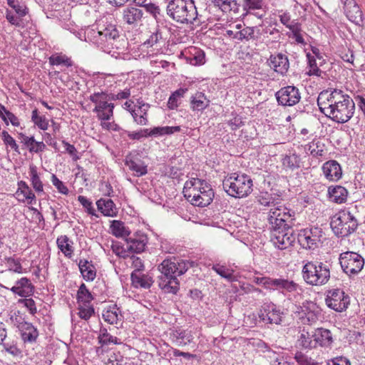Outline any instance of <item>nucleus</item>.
Masks as SVG:
<instances>
[{
	"label": "nucleus",
	"mask_w": 365,
	"mask_h": 365,
	"mask_svg": "<svg viewBox=\"0 0 365 365\" xmlns=\"http://www.w3.org/2000/svg\"><path fill=\"white\" fill-rule=\"evenodd\" d=\"M269 223L270 225L269 229L272 232H284L286 229H289L290 227H287V220L284 218H277V215L276 214H273L272 215H269L268 217Z\"/></svg>",
	"instance_id": "obj_35"
},
{
	"label": "nucleus",
	"mask_w": 365,
	"mask_h": 365,
	"mask_svg": "<svg viewBox=\"0 0 365 365\" xmlns=\"http://www.w3.org/2000/svg\"><path fill=\"white\" fill-rule=\"evenodd\" d=\"M99 336H98V341L99 343L103 346V345H108L110 344H118L120 342L118 341V339L117 337L113 336L110 335L107 329L105 327H101L100 331H99Z\"/></svg>",
	"instance_id": "obj_44"
},
{
	"label": "nucleus",
	"mask_w": 365,
	"mask_h": 365,
	"mask_svg": "<svg viewBox=\"0 0 365 365\" xmlns=\"http://www.w3.org/2000/svg\"><path fill=\"white\" fill-rule=\"evenodd\" d=\"M11 291L21 297L32 295L34 292V286L26 277H22L16 282V285L11 288Z\"/></svg>",
	"instance_id": "obj_22"
},
{
	"label": "nucleus",
	"mask_w": 365,
	"mask_h": 365,
	"mask_svg": "<svg viewBox=\"0 0 365 365\" xmlns=\"http://www.w3.org/2000/svg\"><path fill=\"white\" fill-rule=\"evenodd\" d=\"M76 299L78 304H91L94 297L91 292L87 289L86 284L82 283L77 292Z\"/></svg>",
	"instance_id": "obj_40"
},
{
	"label": "nucleus",
	"mask_w": 365,
	"mask_h": 365,
	"mask_svg": "<svg viewBox=\"0 0 365 365\" xmlns=\"http://www.w3.org/2000/svg\"><path fill=\"white\" fill-rule=\"evenodd\" d=\"M132 284L135 287H142L148 289L153 284V280L147 274H141L133 272L130 275Z\"/></svg>",
	"instance_id": "obj_32"
},
{
	"label": "nucleus",
	"mask_w": 365,
	"mask_h": 365,
	"mask_svg": "<svg viewBox=\"0 0 365 365\" xmlns=\"http://www.w3.org/2000/svg\"><path fill=\"white\" fill-rule=\"evenodd\" d=\"M222 187L229 195L235 198H242L252 192L253 182L246 174L232 173L225 178Z\"/></svg>",
	"instance_id": "obj_6"
},
{
	"label": "nucleus",
	"mask_w": 365,
	"mask_h": 365,
	"mask_svg": "<svg viewBox=\"0 0 365 365\" xmlns=\"http://www.w3.org/2000/svg\"><path fill=\"white\" fill-rule=\"evenodd\" d=\"M323 235L322 230L317 227L303 230L298 235V242L305 249L314 250L321 242Z\"/></svg>",
	"instance_id": "obj_12"
},
{
	"label": "nucleus",
	"mask_w": 365,
	"mask_h": 365,
	"mask_svg": "<svg viewBox=\"0 0 365 365\" xmlns=\"http://www.w3.org/2000/svg\"><path fill=\"white\" fill-rule=\"evenodd\" d=\"M276 214L277 218H284L287 220V227H292L294 225V221L295 220V212L284 207L277 206L270 209L269 215Z\"/></svg>",
	"instance_id": "obj_24"
},
{
	"label": "nucleus",
	"mask_w": 365,
	"mask_h": 365,
	"mask_svg": "<svg viewBox=\"0 0 365 365\" xmlns=\"http://www.w3.org/2000/svg\"><path fill=\"white\" fill-rule=\"evenodd\" d=\"M56 243L59 250L68 258H71L73 253L72 247L73 242L70 241L66 235H61L57 238Z\"/></svg>",
	"instance_id": "obj_37"
},
{
	"label": "nucleus",
	"mask_w": 365,
	"mask_h": 365,
	"mask_svg": "<svg viewBox=\"0 0 365 365\" xmlns=\"http://www.w3.org/2000/svg\"><path fill=\"white\" fill-rule=\"evenodd\" d=\"M283 312L274 304H264L260 310L259 317L265 323L280 324Z\"/></svg>",
	"instance_id": "obj_14"
},
{
	"label": "nucleus",
	"mask_w": 365,
	"mask_h": 365,
	"mask_svg": "<svg viewBox=\"0 0 365 365\" xmlns=\"http://www.w3.org/2000/svg\"><path fill=\"white\" fill-rule=\"evenodd\" d=\"M254 29L252 27H246L239 31L235 32L234 38L239 41L250 40L254 38Z\"/></svg>",
	"instance_id": "obj_51"
},
{
	"label": "nucleus",
	"mask_w": 365,
	"mask_h": 365,
	"mask_svg": "<svg viewBox=\"0 0 365 365\" xmlns=\"http://www.w3.org/2000/svg\"><path fill=\"white\" fill-rule=\"evenodd\" d=\"M19 194L23 195L22 199L19 198V201L24 202L27 200L28 203L31 205L36 203V196L30 187L26 190H23Z\"/></svg>",
	"instance_id": "obj_60"
},
{
	"label": "nucleus",
	"mask_w": 365,
	"mask_h": 365,
	"mask_svg": "<svg viewBox=\"0 0 365 365\" xmlns=\"http://www.w3.org/2000/svg\"><path fill=\"white\" fill-rule=\"evenodd\" d=\"M212 3L223 11L237 9V4L235 0H212Z\"/></svg>",
	"instance_id": "obj_48"
},
{
	"label": "nucleus",
	"mask_w": 365,
	"mask_h": 365,
	"mask_svg": "<svg viewBox=\"0 0 365 365\" xmlns=\"http://www.w3.org/2000/svg\"><path fill=\"white\" fill-rule=\"evenodd\" d=\"M294 359L299 365H321L320 363L306 356L301 351H297L295 354Z\"/></svg>",
	"instance_id": "obj_53"
},
{
	"label": "nucleus",
	"mask_w": 365,
	"mask_h": 365,
	"mask_svg": "<svg viewBox=\"0 0 365 365\" xmlns=\"http://www.w3.org/2000/svg\"><path fill=\"white\" fill-rule=\"evenodd\" d=\"M272 235V241L279 250H285L292 246L296 240V237L293 234L292 228L286 229L284 232H277Z\"/></svg>",
	"instance_id": "obj_18"
},
{
	"label": "nucleus",
	"mask_w": 365,
	"mask_h": 365,
	"mask_svg": "<svg viewBox=\"0 0 365 365\" xmlns=\"http://www.w3.org/2000/svg\"><path fill=\"white\" fill-rule=\"evenodd\" d=\"M18 138L21 143L31 153H39L46 148V144L43 141H36L34 136H27L23 133H18Z\"/></svg>",
	"instance_id": "obj_20"
},
{
	"label": "nucleus",
	"mask_w": 365,
	"mask_h": 365,
	"mask_svg": "<svg viewBox=\"0 0 365 365\" xmlns=\"http://www.w3.org/2000/svg\"><path fill=\"white\" fill-rule=\"evenodd\" d=\"M31 120L41 130H46L48 129V120L44 115H39L38 111L36 108L32 111Z\"/></svg>",
	"instance_id": "obj_46"
},
{
	"label": "nucleus",
	"mask_w": 365,
	"mask_h": 365,
	"mask_svg": "<svg viewBox=\"0 0 365 365\" xmlns=\"http://www.w3.org/2000/svg\"><path fill=\"white\" fill-rule=\"evenodd\" d=\"M300 319L303 324H312L317 322V317L313 312H302Z\"/></svg>",
	"instance_id": "obj_61"
},
{
	"label": "nucleus",
	"mask_w": 365,
	"mask_h": 365,
	"mask_svg": "<svg viewBox=\"0 0 365 365\" xmlns=\"http://www.w3.org/2000/svg\"><path fill=\"white\" fill-rule=\"evenodd\" d=\"M172 336L173 340L178 346H185L190 344L193 339L191 331L181 329L174 331Z\"/></svg>",
	"instance_id": "obj_33"
},
{
	"label": "nucleus",
	"mask_w": 365,
	"mask_h": 365,
	"mask_svg": "<svg viewBox=\"0 0 365 365\" xmlns=\"http://www.w3.org/2000/svg\"><path fill=\"white\" fill-rule=\"evenodd\" d=\"M78 267L83 278L86 281H93L96 277V269L91 261L80 259Z\"/></svg>",
	"instance_id": "obj_28"
},
{
	"label": "nucleus",
	"mask_w": 365,
	"mask_h": 365,
	"mask_svg": "<svg viewBox=\"0 0 365 365\" xmlns=\"http://www.w3.org/2000/svg\"><path fill=\"white\" fill-rule=\"evenodd\" d=\"M282 165L284 168L293 170L299 167V158L296 154L287 155L282 159Z\"/></svg>",
	"instance_id": "obj_49"
},
{
	"label": "nucleus",
	"mask_w": 365,
	"mask_h": 365,
	"mask_svg": "<svg viewBox=\"0 0 365 365\" xmlns=\"http://www.w3.org/2000/svg\"><path fill=\"white\" fill-rule=\"evenodd\" d=\"M29 175L31 176V182L34 189L37 192H43V186L37 172V168L34 165L29 167Z\"/></svg>",
	"instance_id": "obj_41"
},
{
	"label": "nucleus",
	"mask_w": 365,
	"mask_h": 365,
	"mask_svg": "<svg viewBox=\"0 0 365 365\" xmlns=\"http://www.w3.org/2000/svg\"><path fill=\"white\" fill-rule=\"evenodd\" d=\"M358 221L349 210H341L331 218L330 226L334 234L340 237H347L358 227Z\"/></svg>",
	"instance_id": "obj_8"
},
{
	"label": "nucleus",
	"mask_w": 365,
	"mask_h": 365,
	"mask_svg": "<svg viewBox=\"0 0 365 365\" xmlns=\"http://www.w3.org/2000/svg\"><path fill=\"white\" fill-rule=\"evenodd\" d=\"M17 328L24 343L33 344L36 341L39 335L38 331L31 323L24 320L19 322Z\"/></svg>",
	"instance_id": "obj_19"
},
{
	"label": "nucleus",
	"mask_w": 365,
	"mask_h": 365,
	"mask_svg": "<svg viewBox=\"0 0 365 365\" xmlns=\"http://www.w3.org/2000/svg\"><path fill=\"white\" fill-rule=\"evenodd\" d=\"M297 346L304 349L317 347L314 331H308L303 329L297 339Z\"/></svg>",
	"instance_id": "obj_27"
},
{
	"label": "nucleus",
	"mask_w": 365,
	"mask_h": 365,
	"mask_svg": "<svg viewBox=\"0 0 365 365\" xmlns=\"http://www.w3.org/2000/svg\"><path fill=\"white\" fill-rule=\"evenodd\" d=\"M259 203L262 205L271 207L275 206V200L268 192H262L257 197Z\"/></svg>",
	"instance_id": "obj_57"
},
{
	"label": "nucleus",
	"mask_w": 365,
	"mask_h": 365,
	"mask_svg": "<svg viewBox=\"0 0 365 365\" xmlns=\"http://www.w3.org/2000/svg\"><path fill=\"white\" fill-rule=\"evenodd\" d=\"M264 6L262 0H243L242 8L246 14L251 10L262 9Z\"/></svg>",
	"instance_id": "obj_50"
},
{
	"label": "nucleus",
	"mask_w": 365,
	"mask_h": 365,
	"mask_svg": "<svg viewBox=\"0 0 365 365\" xmlns=\"http://www.w3.org/2000/svg\"><path fill=\"white\" fill-rule=\"evenodd\" d=\"M322 171L325 178L329 181H337L341 178V165L336 160H329L322 165Z\"/></svg>",
	"instance_id": "obj_21"
},
{
	"label": "nucleus",
	"mask_w": 365,
	"mask_h": 365,
	"mask_svg": "<svg viewBox=\"0 0 365 365\" xmlns=\"http://www.w3.org/2000/svg\"><path fill=\"white\" fill-rule=\"evenodd\" d=\"M8 5L15 10L16 14L20 16H24L28 13V9L26 6L21 4L18 1L16 0H6Z\"/></svg>",
	"instance_id": "obj_56"
},
{
	"label": "nucleus",
	"mask_w": 365,
	"mask_h": 365,
	"mask_svg": "<svg viewBox=\"0 0 365 365\" xmlns=\"http://www.w3.org/2000/svg\"><path fill=\"white\" fill-rule=\"evenodd\" d=\"M78 315L82 319L88 320L95 314V310L91 304H78Z\"/></svg>",
	"instance_id": "obj_45"
},
{
	"label": "nucleus",
	"mask_w": 365,
	"mask_h": 365,
	"mask_svg": "<svg viewBox=\"0 0 365 365\" xmlns=\"http://www.w3.org/2000/svg\"><path fill=\"white\" fill-rule=\"evenodd\" d=\"M307 58L308 59L309 68V71L307 72V74L308 76L314 75L317 76H321L322 71L318 68L314 56H312L310 53H307Z\"/></svg>",
	"instance_id": "obj_52"
},
{
	"label": "nucleus",
	"mask_w": 365,
	"mask_h": 365,
	"mask_svg": "<svg viewBox=\"0 0 365 365\" xmlns=\"http://www.w3.org/2000/svg\"><path fill=\"white\" fill-rule=\"evenodd\" d=\"M197 264L194 261L185 260L178 257H170L164 259L159 265L158 286L165 292L176 294L180 289L178 277L184 274L190 268Z\"/></svg>",
	"instance_id": "obj_2"
},
{
	"label": "nucleus",
	"mask_w": 365,
	"mask_h": 365,
	"mask_svg": "<svg viewBox=\"0 0 365 365\" xmlns=\"http://www.w3.org/2000/svg\"><path fill=\"white\" fill-rule=\"evenodd\" d=\"M327 365H351L350 361L344 356L335 357L327 361Z\"/></svg>",
	"instance_id": "obj_64"
},
{
	"label": "nucleus",
	"mask_w": 365,
	"mask_h": 365,
	"mask_svg": "<svg viewBox=\"0 0 365 365\" xmlns=\"http://www.w3.org/2000/svg\"><path fill=\"white\" fill-rule=\"evenodd\" d=\"M98 210L101 213L108 217H114L116 215L117 210L115 205L113 201L110 199H103L101 198L96 202Z\"/></svg>",
	"instance_id": "obj_30"
},
{
	"label": "nucleus",
	"mask_w": 365,
	"mask_h": 365,
	"mask_svg": "<svg viewBox=\"0 0 365 365\" xmlns=\"http://www.w3.org/2000/svg\"><path fill=\"white\" fill-rule=\"evenodd\" d=\"M212 269L228 282H232L237 280L236 277L233 274L234 270L225 265L215 264L212 265Z\"/></svg>",
	"instance_id": "obj_38"
},
{
	"label": "nucleus",
	"mask_w": 365,
	"mask_h": 365,
	"mask_svg": "<svg viewBox=\"0 0 365 365\" xmlns=\"http://www.w3.org/2000/svg\"><path fill=\"white\" fill-rule=\"evenodd\" d=\"M51 182H52V184L56 187V188L58 190V191L60 193L63 194V195L68 194V187L54 174H53L51 176Z\"/></svg>",
	"instance_id": "obj_58"
},
{
	"label": "nucleus",
	"mask_w": 365,
	"mask_h": 365,
	"mask_svg": "<svg viewBox=\"0 0 365 365\" xmlns=\"http://www.w3.org/2000/svg\"><path fill=\"white\" fill-rule=\"evenodd\" d=\"M348 19L358 26H363V13L355 0H340Z\"/></svg>",
	"instance_id": "obj_15"
},
{
	"label": "nucleus",
	"mask_w": 365,
	"mask_h": 365,
	"mask_svg": "<svg viewBox=\"0 0 365 365\" xmlns=\"http://www.w3.org/2000/svg\"><path fill=\"white\" fill-rule=\"evenodd\" d=\"M1 138L2 140L4 141V143L6 145L10 146L11 148L13 149L15 152L20 153L19 148L16 140L6 130L2 131Z\"/></svg>",
	"instance_id": "obj_54"
},
{
	"label": "nucleus",
	"mask_w": 365,
	"mask_h": 365,
	"mask_svg": "<svg viewBox=\"0 0 365 365\" xmlns=\"http://www.w3.org/2000/svg\"><path fill=\"white\" fill-rule=\"evenodd\" d=\"M298 288V284L294 281L280 278L277 291L286 294L287 292L292 293L296 292Z\"/></svg>",
	"instance_id": "obj_42"
},
{
	"label": "nucleus",
	"mask_w": 365,
	"mask_h": 365,
	"mask_svg": "<svg viewBox=\"0 0 365 365\" xmlns=\"http://www.w3.org/2000/svg\"><path fill=\"white\" fill-rule=\"evenodd\" d=\"M314 335L317 346H327L333 341L332 334L329 329L324 328L317 329L314 330Z\"/></svg>",
	"instance_id": "obj_31"
},
{
	"label": "nucleus",
	"mask_w": 365,
	"mask_h": 365,
	"mask_svg": "<svg viewBox=\"0 0 365 365\" xmlns=\"http://www.w3.org/2000/svg\"><path fill=\"white\" fill-rule=\"evenodd\" d=\"M339 261L342 270L349 276L358 274L364 265V258L354 252L341 253Z\"/></svg>",
	"instance_id": "obj_10"
},
{
	"label": "nucleus",
	"mask_w": 365,
	"mask_h": 365,
	"mask_svg": "<svg viewBox=\"0 0 365 365\" xmlns=\"http://www.w3.org/2000/svg\"><path fill=\"white\" fill-rule=\"evenodd\" d=\"M304 280L312 286L326 284L330 279V268L322 262H307L302 268Z\"/></svg>",
	"instance_id": "obj_7"
},
{
	"label": "nucleus",
	"mask_w": 365,
	"mask_h": 365,
	"mask_svg": "<svg viewBox=\"0 0 365 365\" xmlns=\"http://www.w3.org/2000/svg\"><path fill=\"white\" fill-rule=\"evenodd\" d=\"M167 14L180 24H194L198 13L194 0H171L167 6Z\"/></svg>",
	"instance_id": "obj_5"
},
{
	"label": "nucleus",
	"mask_w": 365,
	"mask_h": 365,
	"mask_svg": "<svg viewBox=\"0 0 365 365\" xmlns=\"http://www.w3.org/2000/svg\"><path fill=\"white\" fill-rule=\"evenodd\" d=\"M49 63L51 65H64L67 67L72 66L71 60L66 55H52L49 57Z\"/></svg>",
	"instance_id": "obj_47"
},
{
	"label": "nucleus",
	"mask_w": 365,
	"mask_h": 365,
	"mask_svg": "<svg viewBox=\"0 0 365 365\" xmlns=\"http://www.w3.org/2000/svg\"><path fill=\"white\" fill-rule=\"evenodd\" d=\"M103 319L110 324H117L123 320V315L116 304L106 307L102 314Z\"/></svg>",
	"instance_id": "obj_25"
},
{
	"label": "nucleus",
	"mask_w": 365,
	"mask_h": 365,
	"mask_svg": "<svg viewBox=\"0 0 365 365\" xmlns=\"http://www.w3.org/2000/svg\"><path fill=\"white\" fill-rule=\"evenodd\" d=\"M125 241L128 244V250L135 253L143 252L148 243L147 237L144 235L127 237Z\"/></svg>",
	"instance_id": "obj_23"
},
{
	"label": "nucleus",
	"mask_w": 365,
	"mask_h": 365,
	"mask_svg": "<svg viewBox=\"0 0 365 365\" xmlns=\"http://www.w3.org/2000/svg\"><path fill=\"white\" fill-rule=\"evenodd\" d=\"M5 261L6 262L9 271H12L16 273L23 272V267L19 259L6 257L5 258Z\"/></svg>",
	"instance_id": "obj_55"
},
{
	"label": "nucleus",
	"mask_w": 365,
	"mask_h": 365,
	"mask_svg": "<svg viewBox=\"0 0 365 365\" xmlns=\"http://www.w3.org/2000/svg\"><path fill=\"white\" fill-rule=\"evenodd\" d=\"M328 195L331 201L341 204L346 200L348 191L341 185L329 186L328 188Z\"/></svg>",
	"instance_id": "obj_29"
},
{
	"label": "nucleus",
	"mask_w": 365,
	"mask_h": 365,
	"mask_svg": "<svg viewBox=\"0 0 365 365\" xmlns=\"http://www.w3.org/2000/svg\"><path fill=\"white\" fill-rule=\"evenodd\" d=\"M210 101L207 100L205 94L202 92H197L195 96L191 98V108L193 110L202 111L209 106Z\"/></svg>",
	"instance_id": "obj_34"
},
{
	"label": "nucleus",
	"mask_w": 365,
	"mask_h": 365,
	"mask_svg": "<svg viewBox=\"0 0 365 365\" xmlns=\"http://www.w3.org/2000/svg\"><path fill=\"white\" fill-rule=\"evenodd\" d=\"M4 346V349L6 351L11 354L13 356H18L21 354L20 349L16 346V345L14 342H8L4 341L2 344H0Z\"/></svg>",
	"instance_id": "obj_62"
},
{
	"label": "nucleus",
	"mask_w": 365,
	"mask_h": 365,
	"mask_svg": "<svg viewBox=\"0 0 365 365\" xmlns=\"http://www.w3.org/2000/svg\"><path fill=\"white\" fill-rule=\"evenodd\" d=\"M109 99L105 92L94 93L89 96V100L96 104L93 111L101 121L109 120L113 115L114 104L108 103Z\"/></svg>",
	"instance_id": "obj_9"
},
{
	"label": "nucleus",
	"mask_w": 365,
	"mask_h": 365,
	"mask_svg": "<svg viewBox=\"0 0 365 365\" xmlns=\"http://www.w3.org/2000/svg\"><path fill=\"white\" fill-rule=\"evenodd\" d=\"M143 15V12L141 9L129 6L123 11V20L126 24L132 25L140 21Z\"/></svg>",
	"instance_id": "obj_26"
},
{
	"label": "nucleus",
	"mask_w": 365,
	"mask_h": 365,
	"mask_svg": "<svg viewBox=\"0 0 365 365\" xmlns=\"http://www.w3.org/2000/svg\"><path fill=\"white\" fill-rule=\"evenodd\" d=\"M325 302L329 308L342 312L348 308L350 298L342 289H332L327 292Z\"/></svg>",
	"instance_id": "obj_11"
},
{
	"label": "nucleus",
	"mask_w": 365,
	"mask_h": 365,
	"mask_svg": "<svg viewBox=\"0 0 365 365\" xmlns=\"http://www.w3.org/2000/svg\"><path fill=\"white\" fill-rule=\"evenodd\" d=\"M180 126H163L154 127L151 129V134L153 136H163L165 135H171L174 133L180 132Z\"/></svg>",
	"instance_id": "obj_43"
},
{
	"label": "nucleus",
	"mask_w": 365,
	"mask_h": 365,
	"mask_svg": "<svg viewBox=\"0 0 365 365\" xmlns=\"http://www.w3.org/2000/svg\"><path fill=\"white\" fill-rule=\"evenodd\" d=\"M78 200L79 202L85 207L87 210V212L91 215H96L95 210L93 207L92 202L87 199L85 196L79 195L78 197Z\"/></svg>",
	"instance_id": "obj_59"
},
{
	"label": "nucleus",
	"mask_w": 365,
	"mask_h": 365,
	"mask_svg": "<svg viewBox=\"0 0 365 365\" xmlns=\"http://www.w3.org/2000/svg\"><path fill=\"white\" fill-rule=\"evenodd\" d=\"M275 97L279 105L293 106L299 102L301 93L296 86H287L276 92Z\"/></svg>",
	"instance_id": "obj_13"
},
{
	"label": "nucleus",
	"mask_w": 365,
	"mask_h": 365,
	"mask_svg": "<svg viewBox=\"0 0 365 365\" xmlns=\"http://www.w3.org/2000/svg\"><path fill=\"white\" fill-rule=\"evenodd\" d=\"M320 111L337 123H345L354 115L355 103L343 91L330 88L322 91L317 98Z\"/></svg>",
	"instance_id": "obj_1"
},
{
	"label": "nucleus",
	"mask_w": 365,
	"mask_h": 365,
	"mask_svg": "<svg viewBox=\"0 0 365 365\" xmlns=\"http://www.w3.org/2000/svg\"><path fill=\"white\" fill-rule=\"evenodd\" d=\"M183 193L193 205L199 207L209 205L214 197L211 185L204 180L195 178L185 182Z\"/></svg>",
	"instance_id": "obj_3"
},
{
	"label": "nucleus",
	"mask_w": 365,
	"mask_h": 365,
	"mask_svg": "<svg viewBox=\"0 0 365 365\" xmlns=\"http://www.w3.org/2000/svg\"><path fill=\"white\" fill-rule=\"evenodd\" d=\"M86 38L105 52L109 53L116 46L115 42L119 37V33L113 24L98 26L96 29H88Z\"/></svg>",
	"instance_id": "obj_4"
},
{
	"label": "nucleus",
	"mask_w": 365,
	"mask_h": 365,
	"mask_svg": "<svg viewBox=\"0 0 365 365\" xmlns=\"http://www.w3.org/2000/svg\"><path fill=\"white\" fill-rule=\"evenodd\" d=\"M124 162L135 177H141L148 173V165L136 155L129 153L125 156Z\"/></svg>",
	"instance_id": "obj_17"
},
{
	"label": "nucleus",
	"mask_w": 365,
	"mask_h": 365,
	"mask_svg": "<svg viewBox=\"0 0 365 365\" xmlns=\"http://www.w3.org/2000/svg\"><path fill=\"white\" fill-rule=\"evenodd\" d=\"M112 234L116 237H128L130 234L128 228L124 225V223L120 220H113L110 225Z\"/></svg>",
	"instance_id": "obj_39"
},
{
	"label": "nucleus",
	"mask_w": 365,
	"mask_h": 365,
	"mask_svg": "<svg viewBox=\"0 0 365 365\" xmlns=\"http://www.w3.org/2000/svg\"><path fill=\"white\" fill-rule=\"evenodd\" d=\"M267 63L276 73L282 76L286 75L289 68L288 57L282 53L272 54L267 60Z\"/></svg>",
	"instance_id": "obj_16"
},
{
	"label": "nucleus",
	"mask_w": 365,
	"mask_h": 365,
	"mask_svg": "<svg viewBox=\"0 0 365 365\" xmlns=\"http://www.w3.org/2000/svg\"><path fill=\"white\" fill-rule=\"evenodd\" d=\"M186 59L193 66L202 65L205 63V54L202 50L193 48L190 51V54L186 56Z\"/></svg>",
	"instance_id": "obj_36"
},
{
	"label": "nucleus",
	"mask_w": 365,
	"mask_h": 365,
	"mask_svg": "<svg viewBox=\"0 0 365 365\" xmlns=\"http://www.w3.org/2000/svg\"><path fill=\"white\" fill-rule=\"evenodd\" d=\"M19 303L24 304L29 310L31 314L34 315L37 312L36 303L33 299H19Z\"/></svg>",
	"instance_id": "obj_63"
}]
</instances>
